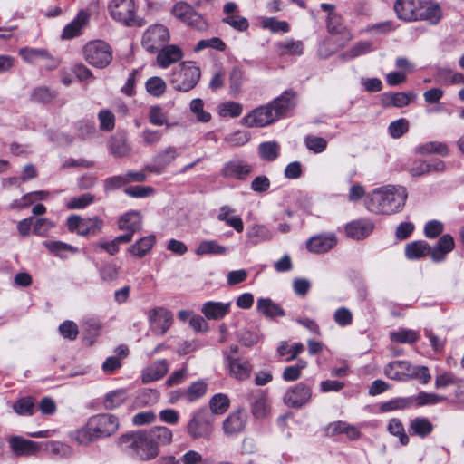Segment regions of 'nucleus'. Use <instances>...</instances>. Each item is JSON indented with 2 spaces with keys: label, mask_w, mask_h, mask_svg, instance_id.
Segmentation results:
<instances>
[{
  "label": "nucleus",
  "mask_w": 464,
  "mask_h": 464,
  "mask_svg": "<svg viewBox=\"0 0 464 464\" xmlns=\"http://www.w3.org/2000/svg\"><path fill=\"white\" fill-rule=\"evenodd\" d=\"M412 364L408 361H393L388 363L383 372L392 380L407 382L411 380Z\"/></svg>",
  "instance_id": "nucleus-18"
},
{
  "label": "nucleus",
  "mask_w": 464,
  "mask_h": 464,
  "mask_svg": "<svg viewBox=\"0 0 464 464\" xmlns=\"http://www.w3.org/2000/svg\"><path fill=\"white\" fill-rule=\"evenodd\" d=\"M157 55V63L161 68H167L170 64L181 60L183 53L177 45H166L162 47Z\"/></svg>",
  "instance_id": "nucleus-25"
},
{
  "label": "nucleus",
  "mask_w": 464,
  "mask_h": 464,
  "mask_svg": "<svg viewBox=\"0 0 464 464\" xmlns=\"http://www.w3.org/2000/svg\"><path fill=\"white\" fill-rule=\"evenodd\" d=\"M150 330L155 335H164L173 324V314L165 307L158 306L148 311Z\"/></svg>",
  "instance_id": "nucleus-10"
},
{
  "label": "nucleus",
  "mask_w": 464,
  "mask_h": 464,
  "mask_svg": "<svg viewBox=\"0 0 464 464\" xmlns=\"http://www.w3.org/2000/svg\"><path fill=\"white\" fill-rule=\"evenodd\" d=\"M256 310L268 319H274L276 316L283 317L285 314L284 309L270 298H259L256 303Z\"/></svg>",
  "instance_id": "nucleus-31"
},
{
  "label": "nucleus",
  "mask_w": 464,
  "mask_h": 464,
  "mask_svg": "<svg viewBox=\"0 0 464 464\" xmlns=\"http://www.w3.org/2000/svg\"><path fill=\"white\" fill-rule=\"evenodd\" d=\"M441 16V8L438 3L431 0H421V7H419L418 20H426L431 24H436L440 22Z\"/></svg>",
  "instance_id": "nucleus-21"
},
{
  "label": "nucleus",
  "mask_w": 464,
  "mask_h": 464,
  "mask_svg": "<svg viewBox=\"0 0 464 464\" xmlns=\"http://www.w3.org/2000/svg\"><path fill=\"white\" fill-rule=\"evenodd\" d=\"M418 151L421 154L436 153L442 157H445L449 154V148L445 143L430 141L420 146L418 148Z\"/></svg>",
  "instance_id": "nucleus-50"
},
{
  "label": "nucleus",
  "mask_w": 464,
  "mask_h": 464,
  "mask_svg": "<svg viewBox=\"0 0 464 464\" xmlns=\"http://www.w3.org/2000/svg\"><path fill=\"white\" fill-rule=\"evenodd\" d=\"M88 421L90 422V429L94 431L98 440L111 436L120 426L118 418L107 413L94 415Z\"/></svg>",
  "instance_id": "nucleus-11"
},
{
  "label": "nucleus",
  "mask_w": 464,
  "mask_h": 464,
  "mask_svg": "<svg viewBox=\"0 0 464 464\" xmlns=\"http://www.w3.org/2000/svg\"><path fill=\"white\" fill-rule=\"evenodd\" d=\"M419 7L421 0H396L393 6L397 17L405 22L418 21Z\"/></svg>",
  "instance_id": "nucleus-15"
},
{
  "label": "nucleus",
  "mask_w": 464,
  "mask_h": 464,
  "mask_svg": "<svg viewBox=\"0 0 464 464\" xmlns=\"http://www.w3.org/2000/svg\"><path fill=\"white\" fill-rule=\"evenodd\" d=\"M84 60L92 67L104 69L113 59L112 47L103 40L89 41L82 48Z\"/></svg>",
  "instance_id": "nucleus-5"
},
{
  "label": "nucleus",
  "mask_w": 464,
  "mask_h": 464,
  "mask_svg": "<svg viewBox=\"0 0 464 464\" xmlns=\"http://www.w3.org/2000/svg\"><path fill=\"white\" fill-rule=\"evenodd\" d=\"M111 17L125 26H141L142 19L137 15L134 0H111L108 5Z\"/></svg>",
  "instance_id": "nucleus-6"
},
{
  "label": "nucleus",
  "mask_w": 464,
  "mask_h": 464,
  "mask_svg": "<svg viewBox=\"0 0 464 464\" xmlns=\"http://www.w3.org/2000/svg\"><path fill=\"white\" fill-rule=\"evenodd\" d=\"M454 246V239L450 234L441 236L438 243L431 248L432 261L436 263L443 261L446 255L451 252Z\"/></svg>",
  "instance_id": "nucleus-27"
},
{
  "label": "nucleus",
  "mask_w": 464,
  "mask_h": 464,
  "mask_svg": "<svg viewBox=\"0 0 464 464\" xmlns=\"http://www.w3.org/2000/svg\"><path fill=\"white\" fill-rule=\"evenodd\" d=\"M407 198L404 187L386 185L373 189L367 196L365 207L375 214L391 215L402 209Z\"/></svg>",
  "instance_id": "nucleus-3"
},
{
  "label": "nucleus",
  "mask_w": 464,
  "mask_h": 464,
  "mask_svg": "<svg viewBox=\"0 0 464 464\" xmlns=\"http://www.w3.org/2000/svg\"><path fill=\"white\" fill-rule=\"evenodd\" d=\"M47 446L49 451L55 457L70 458L73 454V450L69 445L59 441H50Z\"/></svg>",
  "instance_id": "nucleus-62"
},
{
  "label": "nucleus",
  "mask_w": 464,
  "mask_h": 464,
  "mask_svg": "<svg viewBox=\"0 0 464 464\" xmlns=\"http://www.w3.org/2000/svg\"><path fill=\"white\" fill-rule=\"evenodd\" d=\"M208 389V384L203 380L192 382L188 389L184 390L185 399L188 401H196L203 397Z\"/></svg>",
  "instance_id": "nucleus-42"
},
{
  "label": "nucleus",
  "mask_w": 464,
  "mask_h": 464,
  "mask_svg": "<svg viewBox=\"0 0 464 464\" xmlns=\"http://www.w3.org/2000/svg\"><path fill=\"white\" fill-rule=\"evenodd\" d=\"M171 14L178 20L198 32H206L209 27L207 19L186 2L176 3L171 9Z\"/></svg>",
  "instance_id": "nucleus-7"
},
{
  "label": "nucleus",
  "mask_w": 464,
  "mask_h": 464,
  "mask_svg": "<svg viewBox=\"0 0 464 464\" xmlns=\"http://www.w3.org/2000/svg\"><path fill=\"white\" fill-rule=\"evenodd\" d=\"M56 92L48 87L35 88L32 93V100L36 102L48 103L55 98Z\"/></svg>",
  "instance_id": "nucleus-64"
},
{
  "label": "nucleus",
  "mask_w": 464,
  "mask_h": 464,
  "mask_svg": "<svg viewBox=\"0 0 464 464\" xmlns=\"http://www.w3.org/2000/svg\"><path fill=\"white\" fill-rule=\"evenodd\" d=\"M252 170V166L243 160L234 159L225 163L221 175L227 179H245Z\"/></svg>",
  "instance_id": "nucleus-16"
},
{
  "label": "nucleus",
  "mask_w": 464,
  "mask_h": 464,
  "mask_svg": "<svg viewBox=\"0 0 464 464\" xmlns=\"http://www.w3.org/2000/svg\"><path fill=\"white\" fill-rule=\"evenodd\" d=\"M188 433L194 439L206 437L210 433V424L199 414L194 415L187 427Z\"/></svg>",
  "instance_id": "nucleus-34"
},
{
  "label": "nucleus",
  "mask_w": 464,
  "mask_h": 464,
  "mask_svg": "<svg viewBox=\"0 0 464 464\" xmlns=\"http://www.w3.org/2000/svg\"><path fill=\"white\" fill-rule=\"evenodd\" d=\"M227 247L218 244L216 240H204L199 243L196 249L198 256L204 255H225L227 253Z\"/></svg>",
  "instance_id": "nucleus-40"
},
{
  "label": "nucleus",
  "mask_w": 464,
  "mask_h": 464,
  "mask_svg": "<svg viewBox=\"0 0 464 464\" xmlns=\"http://www.w3.org/2000/svg\"><path fill=\"white\" fill-rule=\"evenodd\" d=\"M19 55L27 63L40 64L46 70H53L59 66V60L47 49L23 47L19 49Z\"/></svg>",
  "instance_id": "nucleus-9"
},
{
  "label": "nucleus",
  "mask_w": 464,
  "mask_h": 464,
  "mask_svg": "<svg viewBox=\"0 0 464 464\" xmlns=\"http://www.w3.org/2000/svg\"><path fill=\"white\" fill-rule=\"evenodd\" d=\"M222 23L239 32H246L249 28L248 20L246 17L238 14L233 16H224L222 18Z\"/></svg>",
  "instance_id": "nucleus-60"
},
{
  "label": "nucleus",
  "mask_w": 464,
  "mask_h": 464,
  "mask_svg": "<svg viewBox=\"0 0 464 464\" xmlns=\"http://www.w3.org/2000/svg\"><path fill=\"white\" fill-rule=\"evenodd\" d=\"M90 422L88 421L87 424L77 430L74 434V440L81 445H88L92 443L94 440H97L98 438L96 437L94 431L90 429Z\"/></svg>",
  "instance_id": "nucleus-55"
},
{
  "label": "nucleus",
  "mask_w": 464,
  "mask_h": 464,
  "mask_svg": "<svg viewBox=\"0 0 464 464\" xmlns=\"http://www.w3.org/2000/svg\"><path fill=\"white\" fill-rule=\"evenodd\" d=\"M149 121L154 126L170 127L173 124L169 122L168 115L160 105H153L149 111Z\"/></svg>",
  "instance_id": "nucleus-46"
},
{
  "label": "nucleus",
  "mask_w": 464,
  "mask_h": 464,
  "mask_svg": "<svg viewBox=\"0 0 464 464\" xmlns=\"http://www.w3.org/2000/svg\"><path fill=\"white\" fill-rule=\"evenodd\" d=\"M218 114L221 117H238L242 111L243 107L239 102H225L218 105Z\"/></svg>",
  "instance_id": "nucleus-49"
},
{
  "label": "nucleus",
  "mask_w": 464,
  "mask_h": 464,
  "mask_svg": "<svg viewBox=\"0 0 464 464\" xmlns=\"http://www.w3.org/2000/svg\"><path fill=\"white\" fill-rule=\"evenodd\" d=\"M409 130V121L401 118L392 121L388 127V132L393 139H399Z\"/></svg>",
  "instance_id": "nucleus-61"
},
{
  "label": "nucleus",
  "mask_w": 464,
  "mask_h": 464,
  "mask_svg": "<svg viewBox=\"0 0 464 464\" xmlns=\"http://www.w3.org/2000/svg\"><path fill=\"white\" fill-rule=\"evenodd\" d=\"M127 399V392L124 389H119L108 392L103 400V405L107 410H113L121 406Z\"/></svg>",
  "instance_id": "nucleus-43"
},
{
  "label": "nucleus",
  "mask_w": 464,
  "mask_h": 464,
  "mask_svg": "<svg viewBox=\"0 0 464 464\" xmlns=\"http://www.w3.org/2000/svg\"><path fill=\"white\" fill-rule=\"evenodd\" d=\"M246 418V413L243 410L230 413L223 422L225 433L233 435L242 431L245 429Z\"/></svg>",
  "instance_id": "nucleus-23"
},
{
  "label": "nucleus",
  "mask_w": 464,
  "mask_h": 464,
  "mask_svg": "<svg viewBox=\"0 0 464 464\" xmlns=\"http://www.w3.org/2000/svg\"><path fill=\"white\" fill-rule=\"evenodd\" d=\"M414 404L413 397H401L391 400L382 404L381 410L383 412L396 410H404Z\"/></svg>",
  "instance_id": "nucleus-47"
},
{
  "label": "nucleus",
  "mask_w": 464,
  "mask_h": 464,
  "mask_svg": "<svg viewBox=\"0 0 464 464\" xmlns=\"http://www.w3.org/2000/svg\"><path fill=\"white\" fill-rule=\"evenodd\" d=\"M304 144L309 150L314 153H321L327 147V140L323 137L307 135L304 138Z\"/></svg>",
  "instance_id": "nucleus-59"
},
{
  "label": "nucleus",
  "mask_w": 464,
  "mask_h": 464,
  "mask_svg": "<svg viewBox=\"0 0 464 464\" xmlns=\"http://www.w3.org/2000/svg\"><path fill=\"white\" fill-rule=\"evenodd\" d=\"M169 29L160 24H152L144 32L141 39L143 48L150 53H157L169 42Z\"/></svg>",
  "instance_id": "nucleus-8"
},
{
  "label": "nucleus",
  "mask_w": 464,
  "mask_h": 464,
  "mask_svg": "<svg viewBox=\"0 0 464 464\" xmlns=\"http://www.w3.org/2000/svg\"><path fill=\"white\" fill-rule=\"evenodd\" d=\"M326 28L331 34H342L346 41L353 39V34L342 24V17L338 14H329L326 18Z\"/></svg>",
  "instance_id": "nucleus-36"
},
{
  "label": "nucleus",
  "mask_w": 464,
  "mask_h": 464,
  "mask_svg": "<svg viewBox=\"0 0 464 464\" xmlns=\"http://www.w3.org/2000/svg\"><path fill=\"white\" fill-rule=\"evenodd\" d=\"M172 431L165 426H155L150 430L129 431L117 440L123 452L134 459L149 461L160 454V447L171 443Z\"/></svg>",
  "instance_id": "nucleus-1"
},
{
  "label": "nucleus",
  "mask_w": 464,
  "mask_h": 464,
  "mask_svg": "<svg viewBox=\"0 0 464 464\" xmlns=\"http://www.w3.org/2000/svg\"><path fill=\"white\" fill-rule=\"evenodd\" d=\"M100 129L104 131H111L115 127V116L108 109L101 110L98 113Z\"/></svg>",
  "instance_id": "nucleus-57"
},
{
  "label": "nucleus",
  "mask_w": 464,
  "mask_h": 464,
  "mask_svg": "<svg viewBox=\"0 0 464 464\" xmlns=\"http://www.w3.org/2000/svg\"><path fill=\"white\" fill-rule=\"evenodd\" d=\"M169 371V363L165 359L154 362L150 366L142 372V382H151L158 381L165 376Z\"/></svg>",
  "instance_id": "nucleus-29"
},
{
  "label": "nucleus",
  "mask_w": 464,
  "mask_h": 464,
  "mask_svg": "<svg viewBox=\"0 0 464 464\" xmlns=\"http://www.w3.org/2000/svg\"><path fill=\"white\" fill-rule=\"evenodd\" d=\"M200 76L199 67L194 62L187 61L173 70L169 82L176 91L187 92L195 88Z\"/></svg>",
  "instance_id": "nucleus-4"
},
{
  "label": "nucleus",
  "mask_w": 464,
  "mask_h": 464,
  "mask_svg": "<svg viewBox=\"0 0 464 464\" xmlns=\"http://www.w3.org/2000/svg\"><path fill=\"white\" fill-rule=\"evenodd\" d=\"M178 155V150L174 146H168L164 150L159 151L153 157V162L146 165L144 169L151 173L160 174L177 159Z\"/></svg>",
  "instance_id": "nucleus-12"
},
{
  "label": "nucleus",
  "mask_w": 464,
  "mask_h": 464,
  "mask_svg": "<svg viewBox=\"0 0 464 464\" xmlns=\"http://www.w3.org/2000/svg\"><path fill=\"white\" fill-rule=\"evenodd\" d=\"M155 242V236L150 235L138 240L135 244L130 246L128 251L135 256L142 257L150 252Z\"/></svg>",
  "instance_id": "nucleus-39"
},
{
  "label": "nucleus",
  "mask_w": 464,
  "mask_h": 464,
  "mask_svg": "<svg viewBox=\"0 0 464 464\" xmlns=\"http://www.w3.org/2000/svg\"><path fill=\"white\" fill-rule=\"evenodd\" d=\"M372 50V44L369 41H359L349 50L342 54L344 60L354 59L358 56L366 54Z\"/></svg>",
  "instance_id": "nucleus-45"
},
{
  "label": "nucleus",
  "mask_w": 464,
  "mask_h": 464,
  "mask_svg": "<svg viewBox=\"0 0 464 464\" xmlns=\"http://www.w3.org/2000/svg\"><path fill=\"white\" fill-rule=\"evenodd\" d=\"M430 254L431 247L426 241H412L405 246V256L410 260L420 259Z\"/></svg>",
  "instance_id": "nucleus-35"
},
{
  "label": "nucleus",
  "mask_w": 464,
  "mask_h": 464,
  "mask_svg": "<svg viewBox=\"0 0 464 464\" xmlns=\"http://www.w3.org/2000/svg\"><path fill=\"white\" fill-rule=\"evenodd\" d=\"M279 151L280 145L275 140L262 142L258 146L259 157L266 161L276 160L279 156Z\"/></svg>",
  "instance_id": "nucleus-41"
},
{
  "label": "nucleus",
  "mask_w": 464,
  "mask_h": 464,
  "mask_svg": "<svg viewBox=\"0 0 464 464\" xmlns=\"http://www.w3.org/2000/svg\"><path fill=\"white\" fill-rule=\"evenodd\" d=\"M433 429V424L426 417H415L409 423L410 434L422 439L428 437Z\"/></svg>",
  "instance_id": "nucleus-32"
},
{
  "label": "nucleus",
  "mask_w": 464,
  "mask_h": 464,
  "mask_svg": "<svg viewBox=\"0 0 464 464\" xmlns=\"http://www.w3.org/2000/svg\"><path fill=\"white\" fill-rule=\"evenodd\" d=\"M311 388L304 383H298L288 390L284 396L285 403L293 408H300L310 401Z\"/></svg>",
  "instance_id": "nucleus-14"
},
{
  "label": "nucleus",
  "mask_w": 464,
  "mask_h": 464,
  "mask_svg": "<svg viewBox=\"0 0 464 464\" xmlns=\"http://www.w3.org/2000/svg\"><path fill=\"white\" fill-rule=\"evenodd\" d=\"M337 239L334 234L317 235L308 239L306 248L312 253H325L334 247Z\"/></svg>",
  "instance_id": "nucleus-20"
},
{
  "label": "nucleus",
  "mask_w": 464,
  "mask_h": 464,
  "mask_svg": "<svg viewBox=\"0 0 464 464\" xmlns=\"http://www.w3.org/2000/svg\"><path fill=\"white\" fill-rule=\"evenodd\" d=\"M247 401L253 416L256 419L266 418L270 407L267 401V396L262 390H253L247 394Z\"/></svg>",
  "instance_id": "nucleus-13"
},
{
  "label": "nucleus",
  "mask_w": 464,
  "mask_h": 464,
  "mask_svg": "<svg viewBox=\"0 0 464 464\" xmlns=\"http://www.w3.org/2000/svg\"><path fill=\"white\" fill-rule=\"evenodd\" d=\"M230 304L231 303L229 302L222 303L208 301L203 304L201 312L206 316V318L209 320H218L228 314Z\"/></svg>",
  "instance_id": "nucleus-30"
},
{
  "label": "nucleus",
  "mask_w": 464,
  "mask_h": 464,
  "mask_svg": "<svg viewBox=\"0 0 464 464\" xmlns=\"http://www.w3.org/2000/svg\"><path fill=\"white\" fill-rule=\"evenodd\" d=\"M391 339L393 342L400 343H414L419 339V334L413 330L400 329L397 332L390 334Z\"/></svg>",
  "instance_id": "nucleus-48"
},
{
  "label": "nucleus",
  "mask_w": 464,
  "mask_h": 464,
  "mask_svg": "<svg viewBox=\"0 0 464 464\" xmlns=\"http://www.w3.org/2000/svg\"><path fill=\"white\" fill-rule=\"evenodd\" d=\"M388 430L393 436L398 437L402 445H407L409 443V437L406 434L405 429L400 420L392 419L388 424Z\"/></svg>",
  "instance_id": "nucleus-54"
},
{
  "label": "nucleus",
  "mask_w": 464,
  "mask_h": 464,
  "mask_svg": "<svg viewBox=\"0 0 464 464\" xmlns=\"http://www.w3.org/2000/svg\"><path fill=\"white\" fill-rule=\"evenodd\" d=\"M374 229V224L366 218L353 220L345 226V233L348 237L355 240H362L369 237Z\"/></svg>",
  "instance_id": "nucleus-17"
},
{
  "label": "nucleus",
  "mask_w": 464,
  "mask_h": 464,
  "mask_svg": "<svg viewBox=\"0 0 464 464\" xmlns=\"http://www.w3.org/2000/svg\"><path fill=\"white\" fill-rule=\"evenodd\" d=\"M209 407L213 413L223 414L229 407V399L223 393H218L211 398Z\"/></svg>",
  "instance_id": "nucleus-52"
},
{
  "label": "nucleus",
  "mask_w": 464,
  "mask_h": 464,
  "mask_svg": "<svg viewBox=\"0 0 464 464\" xmlns=\"http://www.w3.org/2000/svg\"><path fill=\"white\" fill-rule=\"evenodd\" d=\"M230 374L239 380L244 381L250 377L252 365L248 361L239 358L228 357Z\"/></svg>",
  "instance_id": "nucleus-33"
},
{
  "label": "nucleus",
  "mask_w": 464,
  "mask_h": 464,
  "mask_svg": "<svg viewBox=\"0 0 464 464\" xmlns=\"http://www.w3.org/2000/svg\"><path fill=\"white\" fill-rule=\"evenodd\" d=\"M414 399V403L418 406H425V405H435L440 402H442L446 400L445 396H441L436 393H430L426 392H419Z\"/></svg>",
  "instance_id": "nucleus-51"
},
{
  "label": "nucleus",
  "mask_w": 464,
  "mask_h": 464,
  "mask_svg": "<svg viewBox=\"0 0 464 464\" xmlns=\"http://www.w3.org/2000/svg\"><path fill=\"white\" fill-rule=\"evenodd\" d=\"M415 98L414 92H384L382 94V104L384 107L401 108L407 106Z\"/></svg>",
  "instance_id": "nucleus-24"
},
{
  "label": "nucleus",
  "mask_w": 464,
  "mask_h": 464,
  "mask_svg": "<svg viewBox=\"0 0 464 464\" xmlns=\"http://www.w3.org/2000/svg\"><path fill=\"white\" fill-rule=\"evenodd\" d=\"M459 382V378H458L453 372H444L436 376L434 386L436 389H443L450 385H455Z\"/></svg>",
  "instance_id": "nucleus-63"
},
{
  "label": "nucleus",
  "mask_w": 464,
  "mask_h": 464,
  "mask_svg": "<svg viewBox=\"0 0 464 464\" xmlns=\"http://www.w3.org/2000/svg\"><path fill=\"white\" fill-rule=\"evenodd\" d=\"M295 106V92L286 90L271 102L254 109L242 119V122L249 128L265 127L287 116Z\"/></svg>",
  "instance_id": "nucleus-2"
},
{
  "label": "nucleus",
  "mask_w": 464,
  "mask_h": 464,
  "mask_svg": "<svg viewBox=\"0 0 464 464\" xmlns=\"http://www.w3.org/2000/svg\"><path fill=\"white\" fill-rule=\"evenodd\" d=\"M145 89L153 97L162 96L167 90L166 82L159 76H152L145 82Z\"/></svg>",
  "instance_id": "nucleus-44"
},
{
  "label": "nucleus",
  "mask_w": 464,
  "mask_h": 464,
  "mask_svg": "<svg viewBox=\"0 0 464 464\" xmlns=\"http://www.w3.org/2000/svg\"><path fill=\"white\" fill-rule=\"evenodd\" d=\"M234 211L235 210L231 207L224 205L219 208L217 218L219 221L225 222L227 226L233 227L237 232L240 233L244 229V223L240 217L230 216V214L234 213Z\"/></svg>",
  "instance_id": "nucleus-37"
},
{
  "label": "nucleus",
  "mask_w": 464,
  "mask_h": 464,
  "mask_svg": "<svg viewBox=\"0 0 464 464\" xmlns=\"http://www.w3.org/2000/svg\"><path fill=\"white\" fill-rule=\"evenodd\" d=\"M118 227L121 230L134 233L142 228V217L139 211H130L122 215L118 221Z\"/></svg>",
  "instance_id": "nucleus-26"
},
{
  "label": "nucleus",
  "mask_w": 464,
  "mask_h": 464,
  "mask_svg": "<svg viewBox=\"0 0 464 464\" xmlns=\"http://www.w3.org/2000/svg\"><path fill=\"white\" fill-rule=\"evenodd\" d=\"M9 445L14 453L18 456L34 455L39 450L37 442L18 436L10 438Z\"/></svg>",
  "instance_id": "nucleus-22"
},
{
  "label": "nucleus",
  "mask_w": 464,
  "mask_h": 464,
  "mask_svg": "<svg viewBox=\"0 0 464 464\" xmlns=\"http://www.w3.org/2000/svg\"><path fill=\"white\" fill-rule=\"evenodd\" d=\"M274 233L266 225L255 224L246 230V237L252 246L269 241L273 238Z\"/></svg>",
  "instance_id": "nucleus-28"
},
{
  "label": "nucleus",
  "mask_w": 464,
  "mask_h": 464,
  "mask_svg": "<svg viewBox=\"0 0 464 464\" xmlns=\"http://www.w3.org/2000/svg\"><path fill=\"white\" fill-rule=\"evenodd\" d=\"M95 199V196L91 193L82 194L72 198L66 204L69 209H81L91 205Z\"/></svg>",
  "instance_id": "nucleus-58"
},
{
  "label": "nucleus",
  "mask_w": 464,
  "mask_h": 464,
  "mask_svg": "<svg viewBox=\"0 0 464 464\" xmlns=\"http://www.w3.org/2000/svg\"><path fill=\"white\" fill-rule=\"evenodd\" d=\"M110 151L118 158L125 157L130 154L131 148L128 143L127 138L124 134L115 135L110 140Z\"/></svg>",
  "instance_id": "nucleus-38"
},
{
  "label": "nucleus",
  "mask_w": 464,
  "mask_h": 464,
  "mask_svg": "<svg viewBox=\"0 0 464 464\" xmlns=\"http://www.w3.org/2000/svg\"><path fill=\"white\" fill-rule=\"evenodd\" d=\"M189 109L198 121L208 122L211 120V114L204 111V102L201 99H193L190 102Z\"/></svg>",
  "instance_id": "nucleus-56"
},
{
  "label": "nucleus",
  "mask_w": 464,
  "mask_h": 464,
  "mask_svg": "<svg viewBox=\"0 0 464 464\" xmlns=\"http://www.w3.org/2000/svg\"><path fill=\"white\" fill-rule=\"evenodd\" d=\"M261 25L265 29H268L272 33H287L290 30V26L285 21H279L275 17H266L262 20Z\"/></svg>",
  "instance_id": "nucleus-53"
},
{
  "label": "nucleus",
  "mask_w": 464,
  "mask_h": 464,
  "mask_svg": "<svg viewBox=\"0 0 464 464\" xmlns=\"http://www.w3.org/2000/svg\"><path fill=\"white\" fill-rule=\"evenodd\" d=\"M90 14L85 10H81L76 17L63 30L61 38L63 40H70L82 34L83 28L88 24Z\"/></svg>",
  "instance_id": "nucleus-19"
}]
</instances>
